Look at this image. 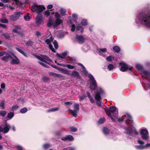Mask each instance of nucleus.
<instances>
[{
	"instance_id": "obj_58",
	"label": "nucleus",
	"mask_w": 150,
	"mask_h": 150,
	"mask_svg": "<svg viewBox=\"0 0 150 150\" xmlns=\"http://www.w3.org/2000/svg\"><path fill=\"white\" fill-rule=\"evenodd\" d=\"M86 97V96L84 95H83L82 96H81L79 97V101H81V100H83Z\"/></svg>"
},
{
	"instance_id": "obj_52",
	"label": "nucleus",
	"mask_w": 150,
	"mask_h": 150,
	"mask_svg": "<svg viewBox=\"0 0 150 150\" xmlns=\"http://www.w3.org/2000/svg\"><path fill=\"white\" fill-rule=\"evenodd\" d=\"M38 63L44 67L47 68L48 67L47 66V65L46 64L43 63V62H38Z\"/></svg>"
},
{
	"instance_id": "obj_64",
	"label": "nucleus",
	"mask_w": 150,
	"mask_h": 150,
	"mask_svg": "<svg viewBox=\"0 0 150 150\" xmlns=\"http://www.w3.org/2000/svg\"><path fill=\"white\" fill-rule=\"evenodd\" d=\"M67 150H76L75 148L72 147H68L67 149Z\"/></svg>"
},
{
	"instance_id": "obj_56",
	"label": "nucleus",
	"mask_w": 150,
	"mask_h": 150,
	"mask_svg": "<svg viewBox=\"0 0 150 150\" xmlns=\"http://www.w3.org/2000/svg\"><path fill=\"white\" fill-rule=\"evenodd\" d=\"M127 118L128 120L130 121H131L132 120V118L131 116L129 114H127Z\"/></svg>"
},
{
	"instance_id": "obj_50",
	"label": "nucleus",
	"mask_w": 150,
	"mask_h": 150,
	"mask_svg": "<svg viewBox=\"0 0 150 150\" xmlns=\"http://www.w3.org/2000/svg\"><path fill=\"white\" fill-rule=\"evenodd\" d=\"M77 15L75 13L73 14L72 15V17L74 20L76 21L77 19Z\"/></svg>"
},
{
	"instance_id": "obj_17",
	"label": "nucleus",
	"mask_w": 150,
	"mask_h": 150,
	"mask_svg": "<svg viewBox=\"0 0 150 150\" xmlns=\"http://www.w3.org/2000/svg\"><path fill=\"white\" fill-rule=\"evenodd\" d=\"M74 137L71 135H66L65 137H62L61 139L64 141H71L74 140Z\"/></svg>"
},
{
	"instance_id": "obj_47",
	"label": "nucleus",
	"mask_w": 150,
	"mask_h": 150,
	"mask_svg": "<svg viewBox=\"0 0 150 150\" xmlns=\"http://www.w3.org/2000/svg\"><path fill=\"white\" fill-rule=\"evenodd\" d=\"M6 111H5L2 110L0 111V115L3 117L4 116L6 115Z\"/></svg>"
},
{
	"instance_id": "obj_51",
	"label": "nucleus",
	"mask_w": 150,
	"mask_h": 150,
	"mask_svg": "<svg viewBox=\"0 0 150 150\" xmlns=\"http://www.w3.org/2000/svg\"><path fill=\"white\" fill-rule=\"evenodd\" d=\"M0 21L1 22L4 23H7L8 22V20L5 18L1 19L0 20Z\"/></svg>"
},
{
	"instance_id": "obj_15",
	"label": "nucleus",
	"mask_w": 150,
	"mask_h": 150,
	"mask_svg": "<svg viewBox=\"0 0 150 150\" xmlns=\"http://www.w3.org/2000/svg\"><path fill=\"white\" fill-rule=\"evenodd\" d=\"M56 22H53L51 17H50L48 22L47 23V26L49 27H50L52 26L54 28H55L58 26L59 25L56 24Z\"/></svg>"
},
{
	"instance_id": "obj_42",
	"label": "nucleus",
	"mask_w": 150,
	"mask_h": 150,
	"mask_svg": "<svg viewBox=\"0 0 150 150\" xmlns=\"http://www.w3.org/2000/svg\"><path fill=\"white\" fill-rule=\"evenodd\" d=\"M74 110H76L77 111L79 110V105L78 103H76L74 106Z\"/></svg>"
},
{
	"instance_id": "obj_33",
	"label": "nucleus",
	"mask_w": 150,
	"mask_h": 150,
	"mask_svg": "<svg viewBox=\"0 0 150 150\" xmlns=\"http://www.w3.org/2000/svg\"><path fill=\"white\" fill-rule=\"evenodd\" d=\"M50 13L49 11L48 10H47L45 11L43 13L44 15L46 17H47L49 16L50 15Z\"/></svg>"
},
{
	"instance_id": "obj_24",
	"label": "nucleus",
	"mask_w": 150,
	"mask_h": 150,
	"mask_svg": "<svg viewBox=\"0 0 150 150\" xmlns=\"http://www.w3.org/2000/svg\"><path fill=\"white\" fill-rule=\"evenodd\" d=\"M9 58L12 59L13 57L10 54H7L6 56L3 57L1 59L4 61H7L8 60Z\"/></svg>"
},
{
	"instance_id": "obj_3",
	"label": "nucleus",
	"mask_w": 150,
	"mask_h": 150,
	"mask_svg": "<svg viewBox=\"0 0 150 150\" xmlns=\"http://www.w3.org/2000/svg\"><path fill=\"white\" fill-rule=\"evenodd\" d=\"M105 111L107 115L109 117L113 122L115 121V120L112 117L117 118L118 117V110L116 107L112 106L109 108V110L105 109Z\"/></svg>"
},
{
	"instance_id": "obj_21",
	"label": "nucleus",
	"mask_w": 150,
	"mask_h": 150,
	"mask_svg": "<svg viewBox=\"0 0 150 150\" xmlns=\"http://www.w3.org/2000/svg\"><path fill=\"white\" fill-rule=\"evenodd\" d=\"M98 53L100 55L104 57H105V55L103 54V53H104L107 52V49L106 48H100L98 50Z\"/></svg>"
},
{
	"instance_id": "obj_53",
	"label": "nucleus",
	"mask_w": 150,
	"mask_h": 150,
	"mask_svg": "<svg viewBox=\"0 0 150 150\" xmlns=\"http://www.w3.org/2000/svg\"><path fill=\"white\" fill-rule=\"evenodd\" d=\"M70 129L71 131L73 132H76L77 130V128L74 127H70Z\"/></svg>"
},
{
	"instance_id": "obj_60",
	"label": "nucleus",
	"mask_w": 150,
	"mask_h": 150,
	"mask_svg": "<svg viewBox=\"0 0 150 150\" xmlns=\"http://www.w3.org/2000/svg\"><path fill=\"white\" fill-rule=\"evenodd\" d=\"M53 5L52 4H50L47 5V8L49 9H51L53 8Z\"/></svg>"
},
{
	"instance_id": "obj_35",
	"label": "nucleus",
	"mask_w": 150,
	"mask_h": 150,
	"mask_svg": "<svg viewBox=\"0 0 150 150\" xmlns=\"http://www.w3.org/2000/svg\"><path fill=\"white\" fill-rule=\"evenodd\" d=\"M62 70V71L61 72V73L65 74H67L68 75H70V74L69 73V71L68 70L63 69Z\"/></svg>"
},
{
	"instance_id": "obj_41",
	"label": "nucleus",
	"mask_w": 150,
	"mask_h": 150,
	"mask_svg": "<svg viewBox=\"0 0 150 150\" xmlns=\"http://www.w3.org/2000/svg\"><path fill=\"white\" fill-rule=\"evenodd\" d=\"M24 18L26 21H29L30 19V17L29 16V14L28 13L26 16H24Z\"/></svg>"
},
{
	"instance_id": "obj_16",
	"label": "nucleus",
	"mask_w": 150,
	"mask_h": 150,
	"mask_svg": "<svg viewBox=\"0 0 150 150\" xmlns=\"http://www.w3.org/2000/svg\"><path fill=\"white\" fill-rule=\"evenodd\" d=\"M75 39L80 44L83 43L84 41V38L82 35H76Z\"/></svg>"
},
{
	"instance_id": "obj_4",
	"label": "nucleus",
	"mask_w": 150,
	"mask_h": 150,
	"mask_svg": "<svg viewBox=\"0 0 150 150\" xmlns=\"http://www.w3.org/2000/svg\"><path fill=\"white\" fill-rule=\"evenodd\" d=\"M105 95L104 90L101 87H98L95 93V98L97 101V104L98 106H101V97Z\"/></svg>"
},
{
	"instance_id": "obj_39",
	"label": "nucleus",
	"mask_w": 150,
	"mask_h": 150,
	"mask_svg": "<svg viewBox=\"0 0 150 150\" xmlns=\"http://www.w3.org/2000/svg\"><path fill=\"white\" fill-rule=\"evenodd\" d=\"M27 109L26 108H24L21 109L20 110V112L21 113H25L27 111Z\"/></svg>"
},
{
	"instance_id": "obj_13",
	"label": "nucleus",
	"mask_w": 150,
	"mask_h": 150,
	"mask_svg": "<svg viewBox=\"0 0 150 150\" xmlns=\"http://www.w3.org/2000/svg\"><path fill=\"white\" fill-rule=\"evenodd\" d=\"M54 14V17L56 19L55 21L56 22V24H58L59 25L63 22L60 19L61 16L59 13L58 12H55Z\"/></svg>"
},
{
	"instance_id": "obj_30",
	"label": "nucleus",
	"mask_w": 150,
	"mask_h": 150,
	"mask_svg": "<svg viewBox=\"0 0 150 150\" xmlns=\"http://www.w3.org/2000/svg\"><path fill=\"white\" fill-rule=\"evenodd\" d=\"M2 36H4L6 39L9 40L10 37L9 35V34L8 33H3L2 34Z\"/></svg>"
},
{
	"instance_id": "obj_1",
	"label": "nucleus",
	"mask_w": 150,
	"mask_h": 150,
	"mask_svg": "<svg viewBox=\"0 0 150 150\" xmlns=\"http://www.w3.org/2000/svg\"><path fill=\"white\" fill-rule=\"evenodd\" d=\"M135 21L137 25H142L150 28V11L147 12L142 11L138 13Z\"/></svg>"
},
{
	"instance_id": "obj_57",
	"label": "nucleus",
	"mask_w": 150,
	"mask_h": 150,
	"mask_svg": "<svg viewBox=\"0 0 150 150\" xmlns=\"http://www.w3.org/2000/svg\"><path fill=\"white\" fill-rule=\"evenodd\" d=\"M76 26L74 24H72L71 25V30L73 32L75 30Z\"/></svg>"
},
{
	"instance_id": "obj_38",
	"label": "nucleus",
	"mask_w": 150,
	"mask_h": 150,
	"mask_svg": "<svg viewBox=\"0 0 150 150\" xmlns=\"http://www.w3.org/2000/svg\"><path fill=\"white\" fill-rule=\"evenodd\" d=\"M59 109L58 108H52L49 109L48 110V112H54L58 110Z\"/></svg>"
},
{
	"instance_id": "obj_54",
	"label": "nucleus",
	"mask_w": 150,
	"mask_h": 150,
	"mask_svg": "<svg viewBox=\"0 0 150 150\" xmlns=\"http://www.w3.org/2000/svg\"><path fill=\"white\" fill-rule=\"evenodd\" d=\"M70 69H72L74 68V67L73 66L71 65L70 64H67L66 67Z\"/></svg>"
},
{
	"instance_id": "obj_5",
	"label": "nucleus",
	"mask_w": 150,
	"mask_h": 150,
	"mask_svg": "<svg viewBox=\"0 0 150 150\" xmlns=\"http://www.w3.org/2000/svg\"><path fill=\"white\" fill-rule=\"evenodd\" d=\"M45 8L44 5H38L36 3H35L32 5L31 10L33 12L36 13L38 14H40Z\"/></svg>"
},
{
	"instance_id": "obj_31",
	"label": "nucleus",
	"mask_w": 150,
	"mask_h": 150,
	"mask_svg": "<svg viewBox=\"0 0 150 150\" xmlns=\"http://www.w3.org/2000/svg\"><path fill=\"white\" fill-rule=\"evenodd\" d=\"M59 12L62 15V16H63L65 15V13L66 12V10L64 8H61L59 10Z\"/></svg>"
},
{
	"instance_id": "obj_20",
	"label": "nucleus",
	"mask_w": 150,
	"mask_h": 150,
	"mask_svg": "<svg viewBox=\"0 0 150 150\" xmlns=\"http://www.w3.org/2000/svg\"><path fill=\"white\" fill-rule=\"evenodd\" d=\"M15 59L13 58L12 59V60L11 62V64H18L20 63V61L19 59L15 55H14Z\"/></svg>"
},
{
	"instance_id": "obj_6",
	"label": "nucleus",
	"mask_w": 150,
	"mask_h": 150,
	"mask_svg": "<svg viewBox=\"0 0 150 150\" xmlns=\"http://www.w3.org/2000/svg\"><path fill=\"white\" fill-rule=\"evenodd\" d=\"M125 133L126 134V136L129 139H131L132 137L134 135H138V133L137 132L135 129H129L126 128L125 131Z\"/></svg>"
},
{
	"instance_id": "obj_8",
	"label": "nucleus",
	"mask_w": 150,
	"mask_h": 150,
	"mask_svg": "<svg viewBox=\"0 0 150 150\" xmlns=\"http://www.w3.org/2000/svg\"><path fill=\"white\" fill-rule=\"evenodd\" d=\"M35 57L38 59L45 62V63L49 64L46 60L49 62H52V60L47 56L45 55H41V56L35 55Z\"/></svg>"
},
{
	"instance_id": "obj_49",
	"label": "nucleus",
	"mask_w": 150,
	"mask_h": 150,
	"mask_svg": "<svg viewBox=\"0 0 150 150\" xmlns=\"http://www.w3.org/2000/svg\"><path fill=\"white\" fill-rule=\"evenodd\" d=\"M53 43L54 44V45L55 49H57L58 48V45L57 42L56 40H54V42H53Z\"/></svg>"
},
{
	"instance_id": "obj_26",
	"label": "nucleus",
	"mask_w": 150,
	"mask_h": 150,
	"mask_svg": "<svg viewBox=\"0 0 150 150\" xmlns=\"http://www.w3.org/2000/svg\"><path fill=\"white\" fill-rule=\"evenodd\" d=\"M103 131L104 134L106 135H108L110 132L108 129L105 127L103 128Z\"/></svg>"
},
{
	"instance_id": "obj_27",
	"label": "nucleus",
	"mask_w": 150,
	"mask_h": 150,
	"mask_svg": "<svg viewBox=\"0 0 150 150\" xmlns=\"http://www.w3.org/2000/svg\"><path fill=\"white\" fill-rule=\"evenodd\" d=\"M70 112L72 114L73 116L76 117H77V115L76 113H77L78 111L74 110H70Z\"/></svg>"
},
{
	"instance_id": "obj_10",
	"label": "nucleus",
	"mask_w": 150,
	"mask_h": 150,
	"mask_svg": "<svg viewBox=\"0 0 150 150\" xmlns=\"http://www.w3.org/2000/svg\"><path fill=\"white\" fill-rule=\"evenodd\" d=\"M53 39L52 38V37L51 36H50V38L46 39L45 41V42L46 44L49 45L50 49L51 50L52 52L55 53L56 52V50L53 47L52 45L51 44V43L53 41Z\"/></svg>"
},
{
	"instance_id": "obj_48",
	"label": "nucleus",
	"mask_w": 150,
	"mask_h": 150,
	"mask_svg": "<svg viewBox=\"0 0 150 150\" xmlns=\"http://www.w3.org/2000/svg\"><path fill=\"white\" fill-rule=\"evenodd\" d=\"M19 108V106L18 105H15L12 106V109L13 110H16L18 109Z\"/></svg>"
},
{
	"instance_id": "obj_32",
	"label": "nucleus",
	"mask_w": 150,
	"mask_h": 150,
	"mask_svg": "<svg viewBox=\"0 0 150 150\" xmlns=\"http://www.w3.org/2000/svg\"><path fill=\"white\" fill-rule=\"evenodd\" d=\"M14 114L13 112H11L8 113L7 117L9 119H11L14 116Z\"/></svg>"
},
{
	"instance_id": "obj_14",
	"label": "nucleus",
	"mask_w": 150,
	"mask_h": 150,
	"mask_svg": "<svg viewBox=\"0 0 150 150\" xmlns=\"http://www.w3.org/2000/svg\"><path fill=\"white\" fill-rule=\"evenodd\" d=\"M42 15V14H38L35 19L36 23L37 26H39L43 22Z\"/></svg>"
},
{
	"instance_id": "obj_62",
	"label": "nucleus",
	"mask_w": 150,
	"mask_h": 150,
	"mask_svg": "<svg viewBox=\"0 0 150 150\" xmlns=\"http://www.w3.org/2000/svg\"><path fill=\"white\" fill-rule=\"evenodd\" d=\"M140 144H144V142L142 141H140L139 140H138L137 141Z\"/></svg>"
},
{
	"instance_id": "obj_25",
	"label": "nucleus",
	"mask_w": 150,
	"mask_h": 150,
	"mask_svg": "<svg viewBox=\"0 0 150 150\" xmlns=\"http://www.w3.org/2000/svg\"><path fill=\"white\" fill-rule=\"evenodd\" d=\"M141 74H144L146 76L150 77V71L144 69L141 71Z\"/></svg>"
},
{
	"instance_id": "obj_36",
	"label": "nucleus",
	"mask_w": 150,
	"mask_h": 150,
	"mask_svg": "<svg viewBox=\"0 0 150 150\" xmlns=\"http://www.w3.org/2000/svg\"><path fill=\"white\" fill-rule=\"evenodd\" d=\"M114 59V57L113 56L110 55L107 57L106 59L107 61L111 62L112 60H113Z\"/></svg>"
},
{
	"instance_id": "obj_43",
	"label": "nucleus",
	"mask_w": 150,
	"mask_h": 150,
	"mask_svg": "<svg viewBox=\"0 0 150 150\" xmlns=\"http://www.w3.org/2000/svg\"><path fill=\"white\" fill-rule=\"evenodd\" d=\"M105 121V119L103 117L100 118L98 121V123L99 124H102L104 123Z\"/></svg>"
},
{
	"instance_id": "obj_19",
	"label": "nucleus",
	"mask_w": 150,
	"mask_h": 150,
	"mask_svg": "<svg viewBox=\"0 0 150 150\" xmlns=\"http://www.w3.org/2000/svg\"><path fill=\"white\" fill-rule=\"evenodd\" d=\"M67 52H64L61 54H59L57 53V56L58 58H61L62 59H64L65 57L67 56Z\"/></svg>"
},
{
	"instance_id": "obj_28",
	"label": "nucleus",
	"mask_w": 150,
	"mask_h": 150,
	"mask_svg": "<svg viewBox=\"0 0 150 150\" xmlns=\"http://www.w3.org/2000/svg\"><path fill=\"white\" fill-rule=\"evenodd\" d=\"M135 147L136 149L138 150H143L146 148L145 146H144L142 145L136 146H135Z\"/></svg>"
},
{
	"instance_id": "obj_29",
	"label": "nucleus",
	"mask_w": 150,
	"mask_h": 150,
	"mask_svg": "<svg viewBox=\"0 0 150 150\" xmlns=\"http://www.w3.org/2000/svg\"><path fill=\"white\" fill-rule=\"evenodd\" d=\"M136 66V68L139 71H140L141 73V71H142V70L144 69H143L142 66L140 64H137Z\"/></svg>"
},
{
	"instance_id": "obj_46",
	"label": "nucleus",
	"mask_w": 150,
	"mask_h": 150,
	"mask_svg": "<svg viewBox=\"0 0 150 150\" xmlns=\"http://www.w3.org/2000/svg\"><path fill=\"white\" fill-rule=\"evenodd\" d=\"M26 44L28 46H31L33 45L34 42L31 41H28L26 43Z\"/></svg>"
},
{
	"instance_id": "obj_55",
	"label": "nucleus",
	"mask_w": 150,
	"mask_h": 150,
	"mask_svg": "<svg viewBox=\"0 0 150 150\" xmlns=\"http://www.w3.org/2000/svg\"><path fill=\"white\" fill-rule=\"evenodd\" d=\"M16 147L18 150H24L23 148L20 145H17L16 146Z\"/></svg>"
},
{
	"instance_id": "obj_59",
	"label": "nucleus",
	"mask_w": 150,
	"mask_h": 150,
	"mask_svg": "<svg viewBox=\"0 0 150 150\" xmlns=\"http://www.w3.org/2000/svg\"><path fill=\"white\" fill-rule=\"evenodd\" d=\"M41 33L40 31H36V35L38 37L40 36H41Z\"/></svg>"
},
{
	"instance_id": "obj_40",
	"label": "nucleus",
	"mask_w": 150,
	"mask_h": 150,
	"mask_svg": "<svg viewBox=\"0 0 150 150\" xmlns=\"http://www.w3.org/2000/svg\"><path fill=\"white\" fill-rule=\"evenodd\" d=\"M51 146V145L48 143L45 144L43 146V148L45 149H47L50 147Z\"/></svg>"
},
{
	"instance_id": "obj_9",
	"label": "nucleus",
	"mask_w": 150,
	"mask_h": 150,
	"mask_svg": "<svg viewBox=\"0 0 150 150\" xmlns=\"http://www.w3.org/2000/svg\"><path fill=\"white\" fill-rule=\"evenodd\" d=\"M142 138L144 141H148L149 139V136L148 131L145 129H142L140 131Z\"/></svg>"
},
{
	"instance_id": "obj_37",
	"label": "nucleus",
	"mask_w": 150,
	"mask_h": 150,
	"mask_svg": "<svg viewBox=\"0 0 150 150\" xmlns=\"http://www.w3.org/2000/svg\"><path fill=\"white\" fill-rule=\"evenodd\" d=\"M81 23V24L83 26L86 25L88 24L87 21L86 19L82 20Z\"/></svg>"
},
{
	"instance_id": "obj_7",
	"label": "nucleus",
	"mask_w": 150,
	"mask_h": 150,
	"mask_svg": "<svg viewBox=\"0 0 150 150\" xmlns=\"http://www.w3.org/2000/svg\"><path fill=\"white\" fill-rule=\"evenodd\" d=\"M2 128L0 127V132H3L4 134H6L8 132L11 128V126L6 121L4 122V124L2 125Z\"/></svg>"
},
{
	"instance_id": "obj_61",
	"label": "nucleus",
	"mask_w": 150,
	"mask_h": 150,
	"mask_svg": "<svg viewBox=\"0 0 150 150\" xmlns=\"http://www.w3.org/2000/svg\"><path fill=\"white\" fill-rule=\"evenodd\" d=\"M56 75V77L59 78H63L64 76L62 75L59 74H57Z\"/></svg>"
},
{
	"instance_id": "obj_45",
	"label": "nucleus",
	"mask_w": 150,
	"mask_h": 150,
	"mask_svg": "<svg viewBox=\"0 0 150 150\" xmlns=\"http://www.w3.org/2000/svg\"><path fill=\"white\" fill-rule=\"evenodd\" d=\"M0 107H1L3 109L4 108L5 104L4 101V100H1V102L0 103Z\"/></svg>"
},
{
	"instance_id": "obj_63",
	"label": "nucleus",
	"mask_w": 150,
	"mask_h": 150,
	"mask_svg": "<svg viewBox=\"0 0 150 150\" xmlns=\"http://www.w3.org/2000/svg\"><path fill=\"white\" fill-rule=\"evenodd\" d=\"M5 87V84L4 83H2L1 85V87L2 89H4Z\"/></svg>"
},
{
	"instance_id": "obj_11",
	"label": "nucleus",
	"mask_w": 150,
	"mask_h": 150,
	"mask_svg": "<svg viewBox=\"0 0 150 150\" xmlns=\"http://www.w3.org/2000/svg\"><path fill=\"white\" fill-rule=\"evenodd\" d=\"M22 15V13L20 12H15L10 16L11 20L16 21L18 20Z\"/></svg>"
},
{
	"instance_id": "obj_18",
	"label": "nucleus",
	"mask_w": 150,
	"mask_h": 150,
	"mask_svg": "<svg viewBox=\"0 0 150 150\" xmlns=\"http://www.w3.org/2000/svg\"><path fill=\"white\" fill-rule=\"evenodd\" d=\"M21 28V27L20 25H16L15 26V28L13 29V31L15 33L21 35L22 34V33L20 31L18 30L20 29Z\"/></svg>"
},
{
	"instance_id": "obj_44",
	"label": "nucleus",
	"mask_w": 150,
	"mask_h": 150,
	"mask_svg": "<svg viewBox=\"0 0 150 150\" xmlns=\"http://www.w3.org/2000/svg\"><path fill=\"white\" fill-rule=\"evenodd\" d=\"M114 67V66L112 64H109L108 66V68L110 71L112 70Z\"/></svg>"
},
{
	"instance_id": "obj_12",
	"label": "nucleus",
	"mask_w": 150,
	"mask_h": 150,
	"mask_svg": "<svg viewBox=\"0 0 150 150\" xmlns=\"http://www.w3.org/2000/svg\"><path fill=\"white\" fill-rule=\"evenodd\" d=\"M119 65L121 66L120 68V70L122 72H125L129 69L131 70V67H129L126 63L121 62L119 63Z\"/></svg>"
},
{
	"instance_id": "obj_22",
	"label": "nucleus",
	"mask_w": 150,
	"mask_h": 150,
	"mask_svg": "<svg viewBox=\"0 0 150 150\" xmlns=\"http://www.w3.org/2000/svg\"><path fill=\"white\" fill-rule=\"evenodd\" d=\"M74 77H76L78 78H80V76L79 73L76 71H73L71 74L69 75Z\"/></svg>"
},
{
	"instance_id": "obj_34",
	"label": "nucleus",
	"mask_w": 150,
	"mask_h": 150,
	"mask_svg": "<svg viewBox=\"0 0 150 150\" xmlns=\"http://www.w3.org/2000/svg\"><path fill=\"white\" fill-rule=\"evenodd\" d=\"M113 50L117 53L119 52L120 50V47L118 46H114L113 47Z\"/></svg>"
},
{
	"instance_id": "obj_23",
	"label": "nucleus",
	"mask_w": 150,
	"mask_h": 150,
	"mask_svg": "<svg viewBox=\"0 0 150 150\" xmlns=\"http://www.w3.org/2000/svg\"><path fill=\"white\" fill-rule=\"evenodd\" d=\"M76 29L77 32H78V31L80 30L81 33H83V32L84 28L80 24H79L77 25Z\"/></svg>"
},
{
	"instance_id": "obj_2",
	"label": "nucleus",
	"mask_w": 150,
	"mask_h": 150,
	"mask_svg": "<svg viewBox=\"0 0 150 150\" xmlns=\"http://www.w3.org/2000/svg\"><path fill=\"white\" fill-rule=\"evenodd\" d=\"M78 65L81 66L83 69V72L89 78L91 81V83L90 84V88L92 90H95L97 87V84L96 81L95 79L93 76L91 74L88 73V72L86 70V69L82 64L79 63L78 64Z\"/></svg>"
}]
</instances>
